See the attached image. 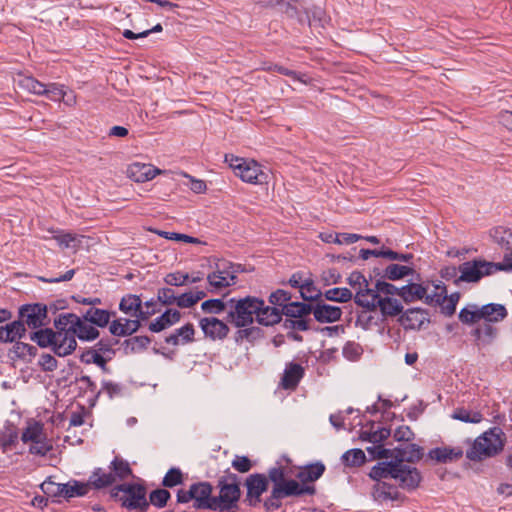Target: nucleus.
Here are the masks:
<instances>
[{"label": "nucleus", "instance_id": "nucleus-24", "mask_svg": "<svg viewBox=\"0 0 512 512\" xmlns=\"http://www.w3.org/2000/svg\"><path fill=\"white\" fill-rule=\"evenodd\" d=\"M396 467H399V465L396 464V459L378 462L372 467L369 477L375 481L392 478L393 476H397L396 472L399 471Z\"/></svg>", "mask_w": 512, "mask_h": 512}, {"label": "nucleus", "instance_id": "nucleus-9", "mask_svg": "<svg viewBox=\"0 0 512 512\" xmlns=\"http://www.w3.org/2000/svg\"><path fill=\"white\" fill-rule=\"evenodd\" d=\"M325 470V465L320 461L310 463L299 468L295 480L299 485L313 489V492H304L303 495L316 494V487L314 485H308V483L318 480L324 474Z\"/></svg>", "mask_w": 512, "mask_h": 512}, {"label": "nucleus", "instance_id": "nucleus-2", "mask_svg": "<svg viewBox=\"0 0 512 512\" xmlns=\"http://www.w3.org/2000/svg\"><path fill=\"white\" fill-rule=\"evenodd\" d=\"M230 310L226 321L237 328L247 327L256 321L263 326H273L280 323L279 314L275 309L265 305L263 299L255 296L231 298L228 300Z\"/></svg>", "mask_w": 512, "mask_h": 512}, {"label": "nucleus", "instance_id": "nucleus-45", "mask_svg": "<svg viewBox=\"0 0 512 512\" xmlns=\"http://www.w3.org/2000/svg\"><path fill=\"white\" fill-rule=\"evenodd\" d=\"M117 344H119V340L117 338L103 337L95 344L93 348L94 350H97V352H99L100 355H111V357H114L116 355V350L114 349V346Z\"/></svg>", "mask_w": 512, "mask_h": 512}, {"label": "nucleus", "instance_id": "nucleus-52", "mask_svg": "<svg viewBox=\"0 0 512 512\" xmlns=\"http://www.w3.org/2000/svg\"><path fill=\"white\" fill-rule=\"evenodd\" d=\"M311 319H300L287 317L282 326L289 331H308L310 329Z\"/></svg>", "mask_w": 512, "mask_h": 512}, {"label": "nucleus", "instance_id": "nucleus-13", "mask_svg": "<svg viewBox=\"0 0 512 512\" xmlns=\"http://www.w3.org/2000/svg\"><path fill=\"white\" fill-rule=\"evenodd\" d=\"M348 284L356 289V294L353 296L355 304L363 307L365 300H368L369 294L372 293V288L369 286V280L359 271H353L347 278Z\"/></svg>", "mask_w": 512, "mask_h": 512}, {"label": "nucleus", "instance_id": "nucleus-34", "mask_svg": "<svg viewBox=\"0 0 512 512\" xmlns=\"http://www.w3.org/2000/svg\"><path fill=\"white\" fill-rule=\"evenodd\" d=\"M380 294L386 295L385 297H389V295H398L400 297V288L396 287L395 285L389 282L379 279L375 282L374 288H372V293L369 294L368 299H383L384 297H381Z\"/></svg>", "mask_w": 512, "mask_h": 512}, {"label": "nucleus", "instance_id": "nucleus-12", "mask_svg": "<svg viewBox=\"0 0 512 512\" xmlns=\"http://www.w3.org/2000/svg\"><path fill=\"white\" fill-rule=\"evenodd\" d=\"M405 330H421L425 323H430L429 312L423 308H409L398 319Z\"/></svg>", "mask_w": 512, "mask_h": 512}, {"label": "nucleus", "instance_id": "nucleus-5", "mask_svg": "<svg viewBox=\"0 0 512 512\" xmlns=\"http://www.w3.org/2000/svg\"><path fill=\"white\" fill-rule=\"evenodd\" d=\"M18 319L27 329L32 330L46 327L51 320L48 315V306L43 303H26L18 309Z\"/></svg>", "mask_w": 512, "mask_h": 512}, {"label": "nucleus", "instance_id": "nucleus-38", "mask_svg": "<svg viewBox=\"0 0 512 512\" xmlns=\"http://www.w3.org/2000/svg\"><path fill=\"white\" fill-rule=\"evenodd\" d=\"M70 331L81 341H93L100 336V331L94 325L84 321L76 329L70 328Z\"/></svg>", "mask_w": 512, "mask_h": 512}, {"label": "nucleus", "instance_id": "nucleus-31", "mask_svg": "<svg viewBox=\"0 0 512 512\" xmlns=\"http://www.w3.org/2000/svg\"><path fill=\"white\" fill-rule=\"evenodd\" d=\"M216 271L208 274L207 280L215 289H222L229 286H232V282L230 281L228 274L229 270L226 269V267H221L220 264L216 265Z\"/></svg>", "mask_w": 512, "mask_h": 512}, {"label": "nucleus", "instance_id": "nucleus-26", "mask_svg": "<svg viewBox=\"0 0 512 512\" xmlns=\"http://www.w3.org/2000/svg\"><path fill=\"white\" fill-rule=\"evenodd\" d=\"M480 308L481 319L487 322H499L507 317V310L504 305L489 303Z\"/></svg>", "mask_w": 512, "mask_h": 512}, {"label": "nucleus", "instance_id": "nucleus-41", "mask_svg": "<svg viewBox=\"0 0 512 512\" xmlns=\"http://www.w3.org/2000/svg\"><path fill=\"white\" fill-rule=\"evenodd\" d=\"M341 459L345 466L359 467L365 463L366 456L363 450L356 448L346 451Z\"/></svg>", "mask_w": 512, "mask_h": 512}, {"label": "nucleus", "instance_id": "nucleus-36", "mask_svg": "<svg viewBox=\"0 0 512 512\" xmlns=\"http://www.w3.org/2000/svg\"><path fill=\"white\" fill-rule=\"evenodd\" d=\"M88 482L83 483L78 480H71L66 484H63V496L65 499H70L73 497H83L89 491Z\"/></svg>", "mask_w": 512, "mask_h": 512}, {"label": "nucleus", "instance_id": "nucleus-37", "mask_svg": "<svg viewBox=\"0 0 512 512\" xmlns=\"http://www.w3.org/2000/svg\"><path fill=\"white\" fill-rule=\"evenodd\" d=\"M414 273V269L400 264H389L384 270L382 278L390 281L402 279Z\"/></svg>", "mask_w": 512, "mask_h": 512}, {"label": "nucleus", "instance_id": "nucleus-32", "mask_svg": "<svg viewBox=\"0 0 512 512\" xmlns=\"http://www.w3.org/2000/svg\"><path fill=\"white\" fill-rule=\"evenodd\" d=\"M151 343V338L148 336H134L123 341L124 354H134L146 350Z\"/></svg>", "mask_w": 512, "mask_h": 512}, {"label": "nucleus", "instance_id": "nucleus-3", "mask_svg": "<svg viewBox=\"0 0 512 512\" xmlns=\"http://www.w3.org/2000/svg\"><path fill=\"white\" fill-rule=\"evenodd\" d=\"M506 439L504 431L494 426L474 440L472 446L466 451V457L475 462L494 457L503 451Z\"/></svg>", "mask_w": 512, "mask_h": 512}, {"label": "nucleus", "instance_id": "nucleus-28", "mask_svg": "<svg viewBox=\"0 0 512 512\" xmlns=\"http://www.w3.org/2000/svg\"><path fill=\"white\" fill-rule=\"evenodd\" d=\"M291 293L283 290V289H277L276 291L272 292L269 296V303L273 306H270L272 309H275L276 312L279 314L280 321L282 320V316L284 315V312L286 307H288V304H291Z\"/></svg>", "mask_w": 512, "mask_h": 512}, {"label": "nucleus", "instance_id": "nucleus-47", "mask_svg": "<svg viewBox=\"0 0 512 512\" xmlns=\"http://www.w3.org/2000/svg\"><path fill=\"white\" fill-rule=\"evenodd\" d=\"M452 418L465 422V423H480L483 419V415L480 412H471L465 408H457L453 414Z\"/></svg>", "mask_w": 512, "mask_h": 512}, {"label": "nucleus", "instance_id": "nucleus-4", "mask_svg": "<svg viewBox=\"0 0 512 512\" xmlns=\"http://www.w3.org/2000/svg\"><path fill=\"white\" fill-rule=\"evenodd\" d=\"M213 485L208 481L196 482L188 490L179 489L176 494L177 503L185 504L193 501L196 510L215 511V498L212 495Z\"/></svg>", "mask_w": 512, "mask_h": 512}, {"label": "nucleus", "instance_id": "nucleus-15", "mask_svg": "<svg viewBox=\"0 0 512 512\" xmlns=\"http://www.w3.org/2000/svg\"><path fill=\"white\" fill-rule=\"evenodd\" d=\"M236 175L250 184H262L267 179V174L262 171L261 165L254 160H247L246 163H243Z\"/></svg>", "mask_w": 512, "mask_h": 512}, {"label": "nucleus", "instance_id": "nucleus-6", "mask_svg": "<svg viewBox=\"0 0 512 512\" xmlns=\"http://www.w3.org/2000/svg\"><path fill=\"white\" fill-rule=\"evenodd\" d=\"M218 495L215 498V511L238 512L241 489L239 486L217 481Z\"/></svg>", "mask_w": 512, "mask_h": 512}, {"label": "nucleus", "instance_id": "nucleus-64", "mask_svg": "<svg viewBox=\"0 0 512 512\" xmlns=\"http://www.w3.org/2000/svg\"><path fill=\"white\" fill-rule=\"evenodd\" d=\"M414 437V432L407 425L399 426L393 433L394 440L398 442H410Z\"/></svg>", "mask_w": 512, "mask_h": 512}, {"label": "nucleus", "instance_id": "nucleus-14", "mask_svg": "<svg viewBox=\"0 0 512 512\" xmlns=\"http://www.w3.org/2000/svg\"><path fill=\"white\" fill-rule=\"evenodd\" d=\"M199 325L204 335L212 340H223L230 331L228 325L216 317L202 318Z\"/></svg>", "mask_w": 512, "mask_h": 512}, {"label": "nucleus", "instance_id": "nucleus-8", "mask_svg": "<svg viewBox=\"0 0 512 512\" xmlns=\"http://www.w3.org/2000/svg\"><path fill=\"white\" fill-rule=\"evenodd\" d=\"M125 489L122 507L128 510L146 512L149 509V502L146 498L147 489L143 484L128 483Z\"/></svg>", "mask_w": 512, "mask_h": 512}, {"label": "nucleus", "instance_id": "nucleus-7", "mask_svg": "<svg viewBox=\"0 0 512 512\" xmlns=\"http://www.w3.org/2000/svg\"><path fill=\"white\" fill-rule=\"evenodd\" d=\"M494 266L491 262L484 259H473L466 261L459 265V272L461 273L454 284L458 285L460 282L476 283L479 282L484 276L493 274L492 268Z\"/></svg>", "mask_w": 512, "mask_h": 512}, {"label": "nucleus", "instance_id": "nucleus-44", "mask_svg": "<svg viewBox=\"0 0 512 512\" xmlns=\"http://www.w3.org/2000/svg\"><path fill=\"white\" fill-rule=\"evenodd\" d=\"M323 296L326 300L346 303L353 299V294L348 288H332L327 290Z\"/></svg>", "mask_w": 512, "mask_h": 512}, {"label": "nucleus", "instance_id": "nucleus-22", "mask_svg": "<svg viewBox=\"0 0 512 512\" xmlns=\"http://www.w3.org/2000/svg\"><path fill=\"white\" fill-rule=\"evenodd\" d=\"M396 460L402 463H417L424 456V449L414 443H410L405 447H396Z\"/></svg>", "mask_w": 512, "mask_h": 512}, {"label": "nucleus", "instance_id": "nucleus-51", "mask_svg": "<svg viewBox=\"0 0 512 512\" xmlns=\"http://www.w3.org/2000/svg\"><path fill=\"white\" fill-rule=\"evenodd\" d=\"M43 432V426L40 423H35L33 426L27 427L21 436V440L24 443L32 442L35 444H39L41 440V435Z\"/></svg>", "mask_w": 512, "mask_h": 512}, {"label": "nucleus", "instance_id": "nucleus-42", "mask_svg": "<svg viewBox=\"0 0 512 512\" xmlns=\"http://www.w3.org/2000/svg\"><path fill=\"white\" fill-rule=\"evenodd\" d=\"M278 9L281 13L285 14L289 18H297L300 24H303L306 20L310 24L308 14L306 13V16L303 17L301 15L300 10L296 7V5L291 3L290 1L281 0Z\"/></svg>", "mask_w": 512, "mask_h": 512}, {"label": "nucleus", "instance_id": "nucleus-33", "mask_svg": "<svg viewBox=\"0 0 512 512\" xmlns=\"http://www.w3.org/2000/svg\"><path fill=\"white\" fill-rule=\"evenodd\" d=\"M319 238L325 243L352 244L362 239L363 237L353 233L322 232L320 233Z\"/></svg>", "mask_w": 512, "mask_h": 512}, {"label": "nucleus", "instance_id": "nucleus-48", "mask_svg": "<svg viewBox=\"0 0 512 512\" xmlns=\"http://www.w3.org/2000/svg\"><path fill=\"white\" fill-rule=\"evenodd\" d=\"M368 454L372 459H396V448L388 449L384 448L381 444L374 445L366 448Z\"/></svg>", "mask_w": 512, "mask_h": 512}, {"label": "nucleus", "instance_id": "nucleus-56", "mask_svg": "<svg viewBox=\"0 0 512 512\" xmlns=\"http://www.w3.org/2000/svg\"><path fill=\"white\" fill-rule=\"evenodd\" d=\"M436 289L440 290V292H435L433 294L428 295L425 294L423 298L424 302L427 305H439L442 306L447 300V288L445 285H436Z\"/></svg>", "mask_w": 512, "mask_h": 512}, {"label": "nucleus", "instance_id": "nucleus-55", "mask_svg": "<svg viewBox=\"0 0 512 512\" xmlns=\"http://www.w3.org/2000/svg\"><path fill=\"white\" fill-rule=\"evenodd\" d=\"M262 334V330L258 327H242L239 328L235 333V341L240 343L242 340L247 339L253 341L259 338Z\"/></svg>", "mask_w": 512, "mask_h": 512}, {"label": "nucleus", "instance_id": "nucleus-59", "mask_svg": "<svg viewBox=\"0 0 512 512\" xmlns=\"http://www.w3.org/2000/svg\"><path fill=\"white\" fill-rule=\"evenodd\" d=\"M157 301L164 306L174 305L177 302V295L172 288L163 287L158 289Z\"/></svg>", "mask_w": 512, "mask_h": 512}, {"label": "nucleus", "instance_id": "nucleus-11", "mask_svg": "<svg viewBox=\"0 0 512 512\" xmlns=\"http://www.w3.org/2000/svg\"><path fill=\"white\" fill-rule=\"evenodd\" d=\"M362 308L366 309L367 311H375L377 308H379L384 318L394 317L404 313L403 305L401 302L392 297H384L383 299L378 300H365Z\"/></svg>", "mask_w": 512, "mask_h": 512}, {"label": "nucleus", "instance_id": "nucleus-29", "mask_svg": "<svg viewBox=\"0 0 512 512\" xmlns=\"http://www.w3.org/2000/svg\"><path fill=\"white\" fill-rule=\"evenodd\" d=\"M371 429L361 431L359 434V438L362 441H368L373 444H381L384 442L388 437L391 435V429L390 428H379L377 430L373 431L375 423L373 421L369 422Z\"/></svg>", "mask_w": 512, "mask_h": 512}, {"label": "nucleus", "instance_id": "nucleus-61", "mask_svg": "<svg viewBox=\"0 0 512 512\" xmlns=\"http://www.w3.org/2000/svg\"><path fill=\"white\" fill-rule=\"evenodd\" d=\"M164 282L169 286H184L189 282V274L179 271L169 273L164 277Z\"/></svg>", "mask_w": 512, "mask_h": 512}, {"label": "nucleus", "instance_id": "nucleus-25", "mask_svg": "<svg viewBox=\"0 0 512 512\" xmlns=\"http://www.w3.org/2000/svg\"><path fill=\"white\" fill-rule=\"evenodd\" d=\"M87 482L89 488L100 490L112 486L115 483V476L111 472L106 473L102 468H96Z\"/></svg>", "mask_w": 512, "mask_h": 512}, {"label": "nucleus", "instance_id": "nucleus-58", "mask_svg": "<svg viewBox=\"0 0 512 512\" xmlns=\"http://www.w3.org/2000/svg\"><path fill=\"white\" fill-rule=\"evenodd\" d=\"M64 86L57 83H50L45 86L44 96L51 101L64 100L67 93L64 91Z\"/></svg>", "mask_w": 512, "mask_h": 512}, {"label": "nucleus", "instance_id": "nucleus-63", "mask_svg": "<svg viewBox=\"0 0 512 512\" xmlns=\"http://www.w3.org/2000/svg\"><path fill=\"white\" fill-rule=\"evenodd\" d=\"M232 467L239 473H247L252 469L253 463L247 456L236 455L232 460Z\"/></svg>", "mask_w": 512, "mask_h": 512}, {"label": "nucleus", "instance_id": "nucleus-10", "mask_svg": "<svg viewBox=\"0 0 512 512\" xmlns=\"http://www.w3.org/2000/svg\"><path fill=\"white\" fill-rule=\"evenodd\" d=\"M396 464L399 465V467H396L399 471L396 472L397 476H393L392 479L398 481L399 486L402 489L408 491L415 490L422 481L420 471L416 467H411L405 463L398 462L397 460Z\"/></svg>", "mask_w": 512, "mask_h": 512}, {"label": "nucleus", "instance_id": "nucleus-60", "mask_svg": "<svg viewBox=\"0 0 512 512\" xmlns=\"http://www.w3.org/2000/svg\"><path fill=\"white\" fill-rule=\"evenodd\" d=\"M21 86L36 95H44L46 84L33 77H26L21 81Z\"/></svg>", "mask_w": 512, "mask_h": 512}, {"label": "nucleus", "instance_id": "nucleus-40", "mask_svg": "<svg viewBox=\"0 0 512 512\" xmlns=\"http://www.w3.org/2000/svg\"><path fill=\"white\" fill-rule=\"evenodd\" d=\"M142 300L140 296L135 294H127L122 297L119 303V310L132 316L138 308H141Z\"/></svg>", "mask_w": 512, "mask_h": 512}, {"label": "nucleus", "instance_id": "nucleus-23", "mask_svg": "<svg viewBox=\"0 0 512 512\" xmlns=\"http://www.w3.org/2000/svg\"><path fill=\"white\" fill-rule=\"evenodd\" d=\"M57 334L60 332H55L52 328L42 327L33 330L30 333V340L35 342L40 348H48L53 349V345L57 340Z\"/></svg>", "mask_w": 512, "mask_h": 512}, {"label": "nucleus", "instance_id": "nucleus-17", "mask_svg": "<svg viewBox=\"0 0 512 512\" xmlns=\"http://www.w3.org/2000/svg\"><path fill=\"white\" fill-rule=\"evenodd\" d=\"M313 315L317 322L332 323L341 319L342 310L338 306H332L324 303L321 298L314 304Z\"/></svg>", "mask_w": 512, "mask_h": 512}, {"label": "nucleus", "instance_id": "nucleus-30", "mask_svg": "<svg viewBox=\"0 0 512 512\" xmlns=\"http://www.w3.org/2000/svg\"><path fill=\"white\" fill-rule=\"evenodd\" d=\"M313 311L314 304H312V302L304 303L293 301L291 304H288V307H286L283 313L286 317L306 319L305 317L313 313Z\"/></svg>", "mask_w": 512, "mask_h": 512}, {"label": "nucleus", "instance_id": "nucleus-57", "mask_svg": "<svg viewBox=\"0 0 512 512\" xmlns=\"http://www.w3.org/2000/svg\"><path fill=\"white\" fill-rule=\"evenodd\" d=\"M228 302L225 303L222 299H208L201 304V309L205 313L220 314L225 311Z\"/></svg>", "mask_w": 512, "mask_h": 512}, {"label": "nucleus", "instance_id": "nucleus-43", "mask_svg": "<svg viewBox=\"0 0 512 512\" xmlns=\"http://www.w3.org/2000/svg\"><path fill=\"white\" fill-rule=\"evenodd\" d=\"M458 318L463 324H475L481 320L480 308L476 304L464 307L460 310Z\"/></svg>", "mask_w": 512, "mask_h": 512}, {"label": "nucleus", "instance_id": "nucleus-62", "mask_svg": "<svg viewBox=\"0 0 512 512\" xmlns=\"http://www.w3.org/2000/svg\"><path fill=\"white\" fill-rule=\"evenodd\" d=\"M38 365L40 366L41 370L44 371V372H53L58 367V361L51 354L43 353L40 356V359L38 361Z\"/></svg>", "mask_w": 512, "mask_h": 512}, {"label": "nucleus", "instance_id": "nucleus-49", "mask_svg": "<svg viewBox=\"0 0 512 512\" xmlns=\"http://www.w3.org/2000/svg\"><path fill=\"white\" fill-rule=\"evenodd\" d=\"M184 481L183 473L179 468L172 467L165 474L162 480V486L166 488H173L177 485H181Z\"/></svg>", "mask_w": 512, "mask_h": 512}, {"label": "nucleus", "instance_id": "nucleus-16", "mask_svg": "<svg viewBox=\"0 0 512 512\" xmlns=\"http://www.w3.org/2000/svg\"><path fill=\"white\" fill-rule=\"evenodd\" d=\"M161 173L162 171L153 165L139 162L132 163L127 168L128 177L138 183L152 180Z\"/></svg>", "mask_w": 512, "mask_h": 512}, {"label": "nucleus", "instance_id": "nucleus-53", "mask_svg": "<svg viewBox=\"0 0 512 512\" xmlns=\"http://www.w3.org/2000/svg\"><path fill=\"white\" fill-rule=\"evenodd\" d=\"M93 314H94V317L90 324H92L96 327H100V328L106 327L110 323L111 317L116 316L115 311H109V310L100 309V308L95 309Z\"/></svg>", "mask_w": 512, "mask_h": 512}, {"label": "nucleus", "instance_id": "nucleus-50", "mask_svg": "<svg viewBox=\"0 0 512 512\" xmlns=\"http://www.w3.org/2000/svg\"><path fill=\"white\" fill-rule=\"evenodd\" d=\"M171 494L167 489H155L150 492L149 505L152 504L157 508H163L167 505Z\"/></svg>", "mask_w": 512, "mask_h": 512}, {"label": "nucleus", "instance_id": "nucleus-18", "mask_svg": "<svg viewBox=\"0 0 512 512\" xmlns=\"http://www.w3.org/2000/svg\"><path fill=\"white\" fill-rule=\"evenodd\" d=\"M77 348V341L74 333L68 328L67 332L57 334V340L53 345V353L58 357H65L72 354Z\"/></svg>", "mask_w": 512, "mask_h": 512}, {"label": "nucleus", "instance_id": "nucleus-20", "mask_svg": "<svg viewBox=\"0 0 512 512\" xmlns=\"http://www.w3.org/2000/svg\"><path fill=\"white\" fill-rule=\"evenodd\" d=\"M303 376L304 368L298 363L290 362L286 365L280 384L284 389H295Z\"/></svg>", "mask_w": 512, "mask_h": 512}, {"label": "nucleus", "instance_id": "nucleus-35", "mask_svg": "<svg viewBox=\"0 0 512 512\" xmlns=\"http://www.w3.org/2000/svg\"><path fill=\"white\" fill-rule=\"evenodd\" d=\"M109 468L111 473L115 476V480H125L130 476H133V471L128 461L121 457L116 456L110 463Z\"/></svg>", "mask_w": 512, "mask_h": 512}, {"label": "nucleus", "instance_id": "nucleus-27", "mask_svg": "<svg viewBox=\"0 0 512 512\" xmlns=\"http://www.w3.org/2000/svg\"><path fill=\"white\" fill-rule=\"evenodd\" d=\"M427 288L422 284L410 282L400 287V297L405 303H412L416 300H423Z\"/></svg>", "mask_w": 512, "mask_h": 512}, {"label": "nucleus", "instance_id": "nucleus-21", "mask_svg": "<svg viewBox=\"0 0 512 512\" xmlns=\"http://www.w3.org/2000/svg\"><path fill=\"white\" fill-rule=\"evenodd\" d=\"M181 313L177 309H167L149 324V330L154 333L161 332L179 322Z\"/></svg>", "mask_w": 512, "mask_h": 512}, {"label": "nucleus", "instance_id": "nucleus-19", "mask_svg": "<svg viewBox=\"0 0 512 512\" xmlns=\"http://www.w3.org/2000/svg\"><path fill=\"white\" fill-rule=\"evenodd\" d=\"M464 452L460 447H436L428 452V459L436 463H451L462 458Z\"/></svg>", "mask_w": 512, "mask_h": 512}, {"label": "nucleus", "instance_id": "nucleus-39", "mask_svg": "<svg viewBox=\"0 0 512 512\" xmlns=\"http://www.w3.org/2000/svg\"><path fill=\"white\" fill-rule=\"evenodd\" d=\"M322 292L315 286L312 279H306L301 286L300 297L307 302H316L322 298Z\"/></svg>", "mask_w": 512, "mask_h": 512}, {"label": "nucleus", "instance_id": "nucleus-1", "mask_svg": "<svg viewBox=\"0 0 512 512\" xmlns=\"http://www.w3.org/2000/svg\"><path fill=\"white\" fill-rule=\"evenodd\" d=\"M286 476V467L282 465L269 468L267 474H250L244 482L246 496L243 502L251 508L262 504L266 512H274L282 507L284 498L300 497L304 492H313L312 488L303 487Z\"/></svg>", "mask_w": 512, "mask_h": 512}, {"label": "nucleus", "instance_id": "nucleus-54", "mask_svg": "<svg viewBox=\"0 0 512 512\" xmlns=\"http://www.w3.org/2000/svg\"><path fill=\"white\" fill-rule=\"evenodd\" d=\"M42 492L47 497H60L63 496V484L56 483L51 477H48L41 485Z\"/></svg>", "mask_w": 512, "mask_h": 512}, {"label": "nucleus", "instance_id": "nucleus-46", "mask_svg": "<svg viewBox=\"0 0 512 512\" xmlns=\"http://www.w3.org/2000/svg\"><path fill=\"white\" fill-rule=\"evenodd\" d=\"M5 326L8 336L11 338L10 343L15 344L18 340L25 337L27 333V328L24 327L23 323L19 321V319L12 321Z\"/></svg>", "mask_w": 512, "mask_h": 512}]
</instances>
